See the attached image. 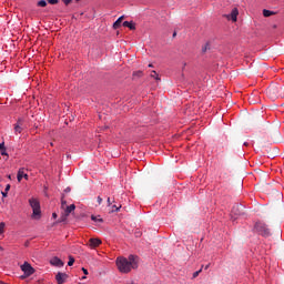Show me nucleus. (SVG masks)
<instances>
[{
  "mask_svg": "<svg viewBox=\"0 0 284 284\" xmlns=\"http://www.w3.org/2000/svg\"><path fill=\"white\" fill-rule=\"evenodd\" d=\"M115 263L121 274H130L132 270L139 268V256L129 255V257H118Z\"/></svg>",
  "mask_w": 284,
  "mask_h": 284,
  "instance_id": "nucleus-1",
  "label": "nucleus"
},
{
  "mask_svg": "<svg viewBox=\"0 0 284 284\" xmlns=\"http://www.w3.org/2000/svg\"><path fill=\"white\" fill-rule=\"evenodd\" d=\"M267 97L270 99L276 100V99H283L284 98V85H271L266 90Z\"/></svg>",
  "mask_w": 284,
  "mask_h": 284,
  "instance_id": "nucleus-2",
  "label": "nucleus"
},
{
  "mask_svg": "<svg viewBox=\"0 0 284 284\" xmlns=\"http://www.w3.org/2000/svg\"><path fill=\"white\" fill-rule=\"evenodd\" d=\"M29 204L32 210V219H41V204L39 203V200L31 197Z\"/></svg>",
  "mask_w": 284,
  "mask_h": 284,
  "instance_id": "nucleus-3",
  "label": "nucleus"
},
{
  "mask_svg": "<svg viewBox=\"0 0 284 284\" xmlns=\"http://www.w3.org/2000/svg\"><path fill=\"white\" fill-rule=\"evenodd\" d=\"M254 230L257 232V234H261V236L267 237L272 236V232L267 227V225L263 222L255 223Z\"/></svg>",
  "mask_w": 284,
  "mask_h": 284,
  "instance_id": "nucleus-4",
  "label": "nucleus"
},
{
  "mask_svg": "<svg viewBox=\"0 0 284 284\" xmlns=\"http://www.w3.org/2000/svg\"><path fill=\"white\" fill-rule=\"evenodd\" d=\"M20 267L26 276H32V274H34V267L28 262H24Z\"/></svg>",
  "mask_w": 284,
  "mask_h": 284,
  "instance_id": "nucleus-5",
  "label": "nucleus"
},
{
  "mask_svg": "<svg viewBox=\"0 0 284 284\" xmlns=\"http://www.w3.org/2000/svg\"><path fill=\"white\" fill-rule=\"evenodd\" d=\"M63 210H64V213L62 215V221H67L68 216H70V214H72V212H74V210H77V205L71 204Z\"/></svg>",
  "mask_w": 284,
  "mask_h": 284,
  "instance_id": "nucleus-6",
  "label": "nucleus"
},
{
  "mask_svg": "<svg viewBox=\"0 0 284 284\" xmlns=\"http://www.w3.org/2000/svg\"><path fill=\"white\" fill-rule=\"evenodd\" d=\"M24 129L26 124L23 123V120H18V122L14 124L16 134H21V132H23Z\"/></svg>",
  "mask_w": 284,
  "mask_h": 284,
  "instance_id": "nucleus-7",
  "label": "nucleus"
},
{
  "mask_svg": "<svg viewBox=\"0 0 284 284\" xmlns=\"http://www.w3.org/2000/svg\"><path fill=\"white\" fill-rule=\"evenodd\" d=\"M237 17H239V9L234 8L232 9L231 13L226 16V19L229 21L236 22Z\"/></svg>",
  "mask_w": 284,
  "mask_h": 284,
  "instance_id": "nucleus-8",
  "label": "nucleus"
},
{
  "mask_svg": "<svg viewBox=\"0 0 284 284\" xmlns=\"http://www.w3.org/2000/svg\"><path fill=\"white\" fill-rule=\"evenodd\" d=\"M101 240L100 239H94V237H92V239H90L89 240V247L91 248V250H94V248H97V247H99V245H101Z\"/></svg>",
  "mask_w": 284,
  "mask_h": 284,
  "instance_id": "nucleus-9",
  "label": "nucleus"
},
{
  "mask_svg": "<svg viewBox=\"0 0 284 284\" xmlns=\"http://www.w3.org/2000/svg\"><path fill=\"white\" fill-rule=\"evenodd\" d=\"M65 278H68V274H65V273H58L55 275V281H57L58 284L65 283Z\"/></svg>",
  "mask_w": 284,
  "mask_h": 284,
  "instance_id": "nucleus-10",
  "label": "nucleus"
},
{
  "mask_svg": "<svg viewBox=\"0 0 284 284\" xmlns=\"http://www.w3.org/2000/svg\"><path fill=\"white\" fill-rule=\"evenodd\" d=\"M243 205H234L233 209H232V213L235 214L236 216H241V214H243Z\"/></svg>",
  "mask_w": 284,
  "mask_h": 284,
  "instance_id": "nucleus-11",
  "label": "nucleus"
},
{
  "mask_svg": "<svg viewBox=\"0 0 284 284\" xmlns=\"http://www.w3.org/2000/svg\"><path fill=\"white\" fill-rule=\"evenodd\" d=\"M50 263L54 267H63V261H61V258H59V257L51 258Z\"/></svg>",
  "mask_w": 284,
  "mask_h": 284,
  "instance_id": "nucleus-12",
  "label": "nucleus"
},
{
  "mask_svg": "<svg viewBox=\"0 0 284 284\" xmlns=\"http://www.w3.org/2000/svg\"><path fill=\"white\" fill-rule=\"evenodd\" d=\"M17 179H18L19 183H21V181H22L23 179L28 180V174L23 172V169H20V170L18 171Z\"/></svg>",
  "mask_w": 284,
  "mask_h": 284,
  "instance_id": "nucleus-13",
  "label": "nucleus"
},
{
  "mask_svg": "<svg viewBox=\"0 0 284 284\" xmlns=\"http://www.w3.org/2000/svg\"><path fill=\"white\" fill-rule=\"evenodd\" d=\"M122 26L124 28H129V30H136V24H134V22H130V21H124L122 23Z\"/></svg>",
  "mask_w": 284,
  "mask_h": 284,
  "instance_id": "nucleus-14",
  "label": "nucleus"
},
{
  "mask_svg": "<svg viewBox=\"0 0 284 284\" xmlns=\"http://www.w3.org/2000/svg\"><path fill=\"white\" fill-rule=\"evenodd\" d=\"M123 16H121L114 23H113V28L114 30H119V28H121V23H123Z\"/></svg>",
  "mask_w": 284,
  "mask_h": 284,
  "instance_id": "nucleus-15",
  "label": "nucleus"
},
{
  "mask_svg": "<svg viewBox=\"0 0 284 284\" xmlns=\"http://www.w3.org/2000/svg\"><path fill=\"white\" fill-rule=\"evenodd\" d=\"M0 153L2 156H8V152L6 151V143H0Z\"/></svg>",
  "mask_w": 284,
  "mask_h": 284,
  "instance_id": "nucleus-16",
  "label": "nucleus"
},
{
  "mask_svg": "<svg viewBox=\"0 0 284 284\" xmlns=\"http://www.w3.org/2000/svg\"><path fill=\"white\" fill-rule=\"evenodd\" d=\"M150 77L152 78V79H155V81H161V78H159V73H156V71H151V74H150Z\"/></svg>",
  "mask_w": 284,
  "mask_h": 284,
  "instance_id": "nucleus-17",
  "label": "nucleus"
},
{
  "mask_svg": "<svg viewBox=\"0 0 284 284\" xmlns=\"http://www.w3.org/2000/svg\"><path fill=\"white\" fill-rule=\"evenodd\" d=\"M272 14H274V11H271V10H267V9L263 10V17H272Z\"/></svg>",
  "mask_w": 284,
  "mask_h": 284,
  "instance_id": "nucleus-18",
  "label": "nucleus"
},
{
  "mask_svg": "<svg viewBox=\"0 0 284 284\" xmlns=\"http://www.w3.org/2000/svg\"><path fill=\"white\" fill-rule=\"evenodd\" d=\"M38 6H39L40 8H45V6H48V2H47L45 0H40V1L38 2Z\"/></svg>",
  "mask_w": 284,
  "mask_h": 284,
  "instance_id": "nucleus-19",
  "label": "nucleus"
},
{
  "mask_svg": "<svg viewBox=\"0 0 284 284\" xmlns=\"http://www.w3.org/2000/svg\"><path fill=\"white\" fill-rule=\"evenodd\" d=\"M133 77H138V79H140V77H143V71H134Z\"/></svg>",
  "mask_w": 284,
  "mask_h": 284,
  "instance_id": "nucleus-20",
  "label": "nucleus"
},
{
  "mask_svg": "<svg viewBox=\"0 0 284 284\" xmlns=\"http://www.w3.org/2000/svg\"><path fill=\"white\" fill-rule=\"evenodd\" d=\"M4 230H6V223L1 222L0 223V234H3Z\"/></svg>",
  "mask_w": 284,
  "mask_h": 284,
  "instance_id": "nucleus-21",
  "label": "nucleus"
},
{
  "mask_svg": "<svg viewBox=\"0 0 284 284\" xmlns=\"http://www.w3.org/2000/svg\"><path fill=\"white\" fill-rule=\"evenodd\" d=\"M202 272H203V266L199 271L193 273V278H196L199 274H201Z\"/></svg>",
  "mask_w": 284,
  "mask_h": 284,
  "instance_id": "nucleus-22",
  "label": "nucleus"
},
{
  "mask_svg": "<svg viewBox=\"0 0 284 284\" xmlns=\"http://www.w3.org/2000/svg\"><path fill=\"white\" fill-rule=\"evenodd\" d=\"M111 207H112L111 212H119V210H121V205L116 206V204L112 205Z\"/></svg>",
  "mask_w": 284,
  "mask_h": 284,
  "instance_id": "nucleus-23",
  "label": "nucleus"
},
{
  "mask_svg": "<svg viewBox=\"0 0 284 284\" xmlns=\"http://www.w3.org/2000/svg\"><path fill=\"white\" fill-rule=\"evenodd\" d=\"M69 267H72L74 265V257L70 256L68 262Z\"/></svg>",
  "mask_w": 284,
  "mask_h": 284,
  "instance_id": "nucleus-24",
  "label": "nucleus"
},
{
  "mask_svg": "<svg viewBox=\"0 0 284 284\" xmlns=\"http://www.w3.org/2000/svg\"><path fill=\"white\" fill-rule=\"evenodd\" d=\"M48 3H50L51 6H57V3H59V0H47Z\"/></svg>",
  "mask_w": 284,
  "mask_h": 284,
  "instance_id": "nucleus-25",
  "label": "nucleus"
},
{
  "mask_svg": "<svg viewBox=\"0 0 284 284\" xmlns=\"http://www.w3.org/2000/svg\"><path fill=\"white\" fill-rule=\"evenodd\" d=\"M207 50H210V43H206V44L202 48V52H207Z\"/></svg>",
  "mask_w": 284,
  "mask_h": 284,
  "instance_id": "nucleus-26",
  "label": "nucleus"
},
{
  "mask_svg": "<svg viewBox=\"0 0 284 284\" xmlns=\"http://www.w3.org/2000/svg\"><path fill=\"white\" fill-rule=\"evenodd\" d=\"M162 148L164 149V150H168L169 152H170V150H172V146L170 145V144H162Z\"/></svg>",
  "mask_w": 284,
  "mask_h": 284,
  "instance_id": "nucleus-27",
  "label": "nucleus"
},
{
  "mask_svg": "<svg viewBox=\"0 0 284 284\" xmlns=\"http://www.w3.org/2000/svg\"><path fill=\"white\" fill-rule=\"evenodd\" d=\"M64 6H70V3H72V0H62Z\"/></svg>",
  "mask_w": 284,
  "mask_h": 284,
  "instance_id": "nucleus-28",
  "label": "nucleus"
},
{
  "mask_svg": "<svg viewBox=\"0 0 284 284\" xmlns=\"http://www.w3.org/2000/svg\"><path fill=\"white\" fill-rule=\"evenodd\" d=\"M61 207H62V210H65V209L68 207V205H67L65 201H63V200H62Z\"/></svg>",
  "mask_w": 284,
  "mask_h": 284,
  "instance_id": "nucleus-29",
  "label": "nucleus"
},
{
  "mask_svg": "<svg viewBox=\"0 0 284 284\" xmlns=\"http://www.w3.org/2000/svg\"><path fill=\"white\" fill-rule=\"evenodd\" d=\"M98 203L101 205L103 203V199L101 196H98Z\"/></svg>",
  "mask_w": 284,
  "mask_h": 284,
  "instance_id": "nucleus-30",
  "label": "nucleus"
},
{
  "mask_svg": "<svg viewBox=\"0 0 284 284\" xmlns=\"http://www.w3.org/2000/svg\"><path fill=\"white\" fill-rule=\"evenodd\" d=\"M82 272H83V274H85V276H88L89 273L85 267H82Z\"/></svg>",
  "mask_w": 284,
  "mask_h": 284,
  "instance_id": "nucleus-31",
  "label": "nucleus"
},
{
  "mask_svg": "<svg viewBox=\"0 0 284 284\" xmlns=\"http://www.w3.org/2000/svg\"><path fill=\"white\" fill-rule=\"evenodd\" d=\"M108 205L110 206V205H112V201L110 200V197H108Z\"/></svg>",
  "mask_w": 284,
  "mask_h": 284,
  "instance_id": "nucleus-32",
  "label": "nucleus"
},
{
  "mask_svg": "<svg viewBox=\"0 0 284 284\" xmlns=\"http://www.w3.org/2000/svg\"><path fill=\"white\" fill-rule=\"evenodd\" d=\"M10 190V184H8L7 186H6V192H8Z\"/></svg>",
  "mask_w": 284,
  "mask_h": 284,
  "instance_id": "nucleus-33",
  "label": "nucleus"
},
{
  "mask_svg": "<svg viewBox=\"0 0 284 284\" xmlns=\"http://www.w3.org/2000/svg\"><path fill=\"white\" fill-rule=\"evenodd\" d=\"M2 196L3 197L8 196V193L7 192H2Z\"/></svg>",
  "mask_w": 284,
  "mask_h": 284,
  "instance_id": "nucleus-34",
  "label": "nucleus"
},
{
  "mask_svg": "<svg viewBox=\"0 0 284 284\" xmlns=\"http://www.w3.org/2000/svg\"><path fill=\"white\" fill-rule=\"evenodd\" d=\"M92 221H97V216L92 215L91 216Z\"/></svg>",
  "mask_w": 284,
  "mask_h": 284,
  "instance_id": "nucleus-35",
  "label": "nucleus"
},
{
  "mask_svg": "<svg viewBox=\"0 0 284 284\" xmlns=\"http://www.w3.org/2000/svg\"><path fill=\"white\" fill-rule=\"evenodd\" d=\"M204 270H210V264H207V265L204 267Z\"/></svg>",
  "mask_w": 284,
  "mask_h": 284,
  "instance_id": "nucleus-36",
  "label": "nucleus"
},
{
  "mask_svg": "<svg viewBox=\"0 0 284 284\" xmlns=\"http://www.w3.org/2000/svg\"><path fill=\"white\" fill-rule=\"evenodd\" d=\"M52 216H53V219H57V213H53Z\"/></svg>",
  "mask_w": 284,
  "mask_h": 284,
  "instance_id": "nucleus-37",
  "label": "nucleus"
},
{
  "mask_svg": "<svg viewBox=\"0 0 284 284\" xmlns=\"http://www.w3.org/2000/svg\"><path fill=\"white\" fill-rule=\"evenodd\" d=\"M244 145L247 148V145H250L248 143H244Z\"/></svg>",
  "mask_w": 284,
  "mask_h": 284,
  "instance_id": "nucleus-38",
  "label": "nucleus"
},
{
  "mask_svg": "<svg viewBox=\"0 0 284 284\" xmlns=\"http://www.w3.org/2000/svg\"><path fill=\"white\" fill-rule=\"evenodd\" d=\"M173 37H176V32L173 33Z\"/></svg>",
  "mask_w": 284,
  "mask_h": 284,
  "instance_id": "nucleus-39",
  "label": "nucleus"
},
{
  "mask_svg": "<svg viewBox=\"0 0 284 284\" xmlns=\"http://www.w3.org/2000/svg\"><path fill=\"white\" fill-rule=\"evenodd\" d=\"M149 68H153V65H152V64H149Z\"/></svg>",
  "mask_w": 284,
  "mask_h": 284,
  "instance_id": "nucleus-40",
  "label": "nucleus"
},
{
  "mask_svg": "<svg viewBox=\"0 0 284 284\" xmlns=\"http://www.w3.org/2000/svg\"><path fill=\"white\" fill-rule=\"evenodd\" d=\"M8 179H12V175H9Z\"/></svg>",
  "mask_w": 284,
  "mask_h": 284,
  "instance_id": "nucleus-41",
  "label": "nucleus"
},
{
  "mask_svg": "<svg viewBox=\"0 0 284 284\" xmlns=\"http://www.w3.org/2000/svg\"><path fill=\"white\" fill-rule=\"evenodd\" d=\"M65 192H70V189H67Z\"/></svg>",
  "mask_w": 284,
  "mask_h": 284,
  "instance_id": "nucleus-42",
  "label": "nucleus"
},
{
  "mask_svg": "<svg viewBox=\"0 0 284 284\" xmlns=\"http://www.w3.org/2000/svg\"><path fill=\"white\" fill-rule=\"evenodd\" d=\"M87 277L85 276H82V280H85Z\"/></svg>",
  "mask_w": 284,
  "mask_h": 284,
  "instance_id": "nucleus-43",
  "label": "nucleus"
},
{
  "mask_svg": "<svg viewBox=\"0 0 284 284\" xmlns=\"http://www.w3.org/2000/svg\"><path fill=\"white\" fill-rule=\"evenodd\" d=\"M0 250H3V247L0 246Z\"/></svg>",
  "mask_w": 284,
  "mask_h": 284,
  "instance_id": "nucleus-44",
  "label": "nucleus"
}]
</instances>
